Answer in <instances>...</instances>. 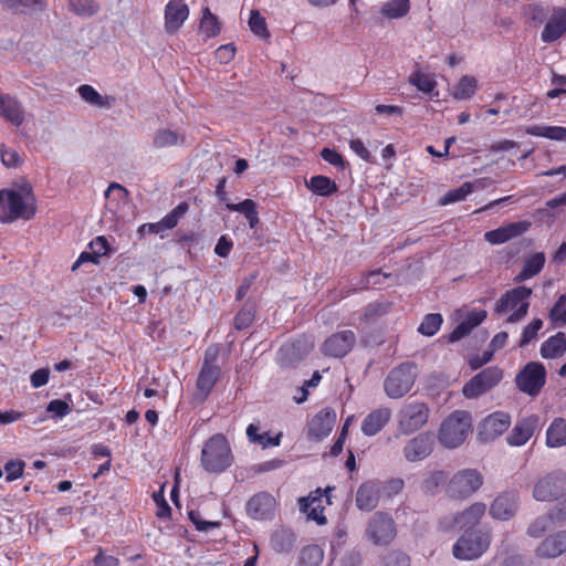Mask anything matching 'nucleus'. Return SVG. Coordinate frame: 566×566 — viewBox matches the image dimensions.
I'll return each mask as SVG.
<instances>
[{
	"label": "nucleus",
	"instance_id": "nucleus-30",
	"mask_svg": "<svg viewBox=\"0 0 566 566\" xmlns=\"http://www.w3.org/2000/svg\"><path fill=\"white\" fill-rule=\"evenodd\" d=\"M566 353V335L557 332L541 344L539 354L544 359H555Z\"/></svg>",
	"mask_w": 566,
	"mask_h": 566
},
{
	"label": "nucleus",
	"instance_id": "nucleus-22",
	"mask_svg": "<svg viewBox=\"0 0 566 566\" xmlns=\"http://www.w3.org/2000/svg\"><path fill=\"white\" fill-rule=\"evenodd\" d=\"M380 482L366 481L360 484L356 493V505L361 511H373L380 499Z\"/></svg>",
	"mask_w": 566,
	"mask_h": 566
},
{
	"label": "nucleus",
	"instance_id": "nucleus-20",
	"mask_svg": "<svg viewBox=\"0 0 566 566\" xmlns=\"http://www.w3.org/2000/svg\"><path fill=\"white\" fill-rule=\"evenodd\" d=\"M511 426V416L505 411H494L480 424L479 434L482 440L489 441L503 434Z\"/></svg>",
	"mask_w": 566,
	"mask_h": 566
},
{
	"label": "nucleus",
	"instance_id": "nucleus-14",
	"mask_svg": "<svg viewBox=\"0 0 566 566\" xmlns=\"http://www.w3.org/2000/svg\"><path fill=\"white\" fill-rule=\"evenodd\" d=\"M382 144H350L352 149L357 156L369 164L380 165L390 168L396 157V150L392 144H387L380 148Z\"/></svg>",
	"mask_w": 566,
	"mask_h": 566
},
{
	"label": "nucleus",
	"instance_id": "nucleus-48",
	"mask_svg": "<svg viewBox=\"0 0 566 566\" xmlns=\"http://www.w3.org/2000/svg\"><path fill=\"white\" fill-rule=\"evenodd\" d=\"M392 307V303L389 301L385 302H373L369 303L364 311V318L367 322H374L385 315H387Z\"/></svg>",
	"mask_w": 566,
	"mask_h": 566
},
{
	"label": "nucleus",
	"instance_id": "nucleus-18",
	"mask_svg": "<svg viewBox=\"0 0 566 566\" xmlns=\"http://www.w3.org/2000/svg\"><path fill=\"white\" fill-rule=\"evenodd\" d=\"M436 444V437L432 432H421L410 439L403 447V457L409 462H418L428 458Z\"/></svg>",
	"mask_w": 566,
	"mask_h": 566
},
{
	"label": "nucleus",
	"instance_id": "nucleus-64",
	"mask_svg": "<svg viewBox=\"0 0 566 566\" xmlns=\"http://www.w3.org/2000/svg\"><path fill=\"white\" fill-rule=\"evenodd\" d=\"M93 563L94 566H119V559L113 555H105V551L102 547L97 548Z\"/></svg>",
	"mask_w": 566,
	"mask_h": 566
},
{
	"label": "nucleus",
	"instance_id": "nucleus-29",
	"mask_svg": "<svg viewBox=\"0 0 566 566\" xmlns=\"http://www.w3.org/2000/svg\"><path fill=\"white\" fill-rule=\"evenodd\" d=\"M485 511L486 505L484 503L475 502L463 512L457 514L450 526H457L460 530L471 528L480 522L482 516L485 514Z\"/></svg>",
	"mask_w": 566,
	"mask_h": 566
},
{
	"label": "nucleus",
	"instance_id": "nucleus-58",
	"mask_svg": "<svg viewBox=\"0 0 566 566\" xmlns=\"http://www.w3.org/2000/svg\"><path fill=\"white\" fill-rule=\"evenodd\" d=\"M80 96L87 103L95 106H104V98L91 85H82L78 87Z\"/></svg>",
	"mask_w": 566,
	"mask_h": 566
},
{
	"label": "nucleus",
	"instance_id": "nucleus-15",
	"mask_svg": "<svg viewBox=\"0 0 566 566\" xmlns=\"http://www.w3.org/2000/svg\"><path fill=\"white\" fill-rule=\"evenodd\" d=\"M356 340L357 337L353 331L344 329L328 336L322 344L321 350L325 356L343 358L353 350Z\"/></svg>",
	"mask_w": 566,
	"mask_h": 566
},
{
	"label": "nucleus",
	"instance_id": "nucleus-26",
	"mask_svg": "<svg viewBox=\"0 0 566 566\" xmlns=\"http://www.w3.org/2000/svg\"><path fill=\"white\" fill-rule=\"evenodd\" d=\"M189 9L180 0L170 1L165 10V29L168 33H176L188 18Z\"/></svg>",
	"mask_w": 566,
	"mask_h": 566
},
{
	"label": "nucleus",
	"instance_id": "nucleus-9",
	"mask_svg": "<svg viewBox=\"0 0 566 566\" xmlns=\"http://www.w3.org/2000/svg\"><path fill=\"white\" fill-rule=\"evenodd\" d=\"M546 369L542 363L530 361L516 375V387L524 394L535 397L546 384Z\"/></svg>",
	"mask_w": 566,
	"mask_h": 566
},
{
	"label": "nucleus",
	"instance_id": "nucleus-45",
	"mask_svg": "<svg viewBox=\"0 0 566 566\" xmlns=\"http://www.w3.org/2000/svg\"><path fill=\"white\" fill-rule=\"evenodd\" d=\"M382 275L384 277H388V274H382L380 270H374L369 271L365 277H361L358 280L357 283H355V286L346 292H340L342 297H347L352 292L367 290L370 285L380 284L381 281L379 280V276Z\"/></svg>",
	"mask_w": 566,
	"mask_h": 566
},
{
	"label": "nucleus",
	"instance_id": "nucleus-32",
	"mask_svg": "<svg viewBox=\"0 0 566 566\" xmlns=\"http://www.w3.org/2000/svg\"><path fill=\"white\" fill-rule=\"evenodd\" d=\"M545 254L543 252H535L530 255L523 264L522 270L515 276L514 281L520 283L537 275L545 265Z\"/></svg>",
	"mask_w": 566,
	"mask_h": 566
},
{
	"label": "nucleus",
	"instance_id": "nucleus-25",
	"mask_svg": "<svg viewBox=\"0 0 566 566\" xmlns=\"http://www.w3.org/2000/svg\"><path fill=\"white\" fill-rule=\"evenodd\" d=\"M517 495L505 492L495 497L490 507V514L497 520L511 518L517 510Z\"/></svg>",
	"mask_w": 566,
	"mask_h": 566
},
{
	"label": "nucleus",
	"instance_id": "nucleus-55",
	"mask_svg": "<svg viewBox=\"0 0 566 566\" xmlns=\"http://www.w3.org/2000/svg\"><path fill=\"white\" fill-rule=\"evenodd\" d=\"M25 462L23 460H10L4 464L6 481L12 482L24 473Z\"/></svg>",
	"mask_w": 566,
	"mask_h": 566
},
{
	"label": "nucleus",
	"instance_id": "nucleus-24",
	"mask_svg": "<svg viewBox=\"0 0 566 566\" xmlns=\"http://www.w3.org/2000/svg\"><path fill=\"white\" fill-rule=\"evenodd\" d=\"M537 417L531 416L516 422L506 440L510 446L521 447L525 444L534 434L537 427Z\"/></svg>",
	"mask_w": 566,
	"mask_h": 566
},
{
	"label": "nucleus",
	"instance_id": "nucleus-34",
	"mask_svg": "<svg viewBox=\"0 0 566 566\" xmlns=\"http://www.w3.org/2000/svg\"><path fill=\"white\" fill-rule=\"evenodd\" d=\"M306 187L317 196L329 197L337 192L338 187L334 180L323 175H315L306 182Z\"/></svg>",
	"mask_w": 566,
	"mask_h": 566
},
{
	"label": "nucleus",
	"instance_id": "nucleus-17",
	"mask_svg": "<svg viewBox=\"0 0 566 566\" xmlns=\"http://www.w3.org/2000/svg\"><path fill=\"white\" fill-rule=\"evenodd\" d=\"M275 497L265 491L258 492L249 499L245 511L249 517L256 521L273 520L276 511Z\"/></svg>",
	"mask_w": 566,
	"mask_h": 566
},
{
	"label": "nucleus",
	"instance_id": "nucleus-46",
	"mask_svg": "<svg viewBox=\"0 0 566 566\" xmlns=\"http://www.w3.org/2000/svg\"><path fill=\"white\" fill-rule=\"evenodd\" d=\"M0 156L2 164L8 168H17L23 163L24 157L14 146L7 144H2Z\"/></svg>",
	"mask_w": 566,
	"mask_h": 566
},
{
	"label": "nucleus",
	"instance_id": "nucleus-51",
	"mask_svg": "<svg viewBox=\"0 0 566 566\" xmlns=\"http://www.w3.org/2000/svg\"><path fill=\"white\" fill-rule=\"evenodd\" d=\"M409 83L423 93H431L437 86V82L432 75L424 74L420 71L410 75Z\"/></svg>",
	"mask_w": 566,
	"mask_h": 566
},
{
	"label": "nucleus",
	"instance_id": "nucleus-16",
	"mask_svg": "<svg viewBox=\"0 0 566 566\" xmlns=\"http://www.w3.org/2000/svg\"><path fill=\"white\" fill-rule=\"evenodd\" d=\"M336 422V412L331 407H325L316 412L307 422L306 436L308 440L321 441L333 430Z\"/></svg>",
	"mask_w": 566,
	"mask_h": 566
},
{
	"label": "nucleus",
	"instance_id": "nucleus-63",
	"mask_svg": "<svg viewBox=\"0 0 566 566\" xmlns=\"http://www.w3.org/2000/svg\"><path fill=\"white\" fill-rule=\"evenodd\" d=\"M321 156L329 165H332L336 168H339V169H344L345 161H344L342 155L339 153H337L335 149L324 148L321 151Z\"/></svg>",
	"mask_w": 566,
	"mask_h": 566
},
{
	"label": "nucleus",
	"instance_id": "nucleus-10",
	"mask_svg": "<svg viewBox=\"0 0 566 566\" xmlns=\"http://www.w3.org/2000/svg\"><path fill=\"white\" fill-rule=\"evenodd\" d=\"M502 378L503 370L500 367H486L464 384L462 394L468 399H475L493 389Z\"/></svg>",
	"mask_w": 566,
	"mask_h": 566
},
{
	"label": "nucleus",
	"instance_id": "nucleus-53",
	"mask_svg": "<svg viewBox=\"0 0 566 566\" xmlns=\"http://www.w3.org/2000/svg\"><path fill=\"white\" fill-rule=\"evenodd\" d=\"M473 192V185L464 182L459 188L448 191L440 200V203L446 206L449 203L458 202L465 199L467 196Z\"/></svg>",
	"mask_w": 566,
	"mask_h": 566
},
{
	"label": "nucleus",
	"instance_id": "nucleus-44",
	"mask_svg": "<svg viewBox=\"0 0 566 566\" xmlns=\"http://www.w3.org/2000/svg\"><path fill=\"white\" fill-rule=\"evenodd\" d=\"M189 210V203L186 201H182L178 203L169 213H167L161 220L160 224L165 230H171L174 229L180 218H182Z\"/></svg>",
	"mask_w": 566,
	"mask_h": 566
},
{
	"label": "nucleus",
	"instance_id": "nucleus-35",
	"mask_svg": "<svg viewBox=\"0 0 566 566\" xmlns=\"http://www.w3.org/2000/svg\"><path fill=\"white\" fill-rule=\"evenodd\" d=\"M226 207L230 211L242 213L248 220L251 229L255 228L260 222L256 203L252 199H244L239 203L228 202Z\"/></svg>",
	"mask_w": 566,
	"mask_h": 566
},
{
	"label": "nucleus",
	"instance_id": "nucleus-36",
	"mask_svg": "<svg viewBox=\"0 0 566 566\" xmlns=\"http://www.w3.org/2000/svg\"><path fill=\"white\" fill-rule=\"evenodd\" d=\"M525 132L533 137H543L552 140L566 139V128L559 126L532 125L526 127Z\"/></svg>",
	"mask_w": 566,
	"mask_h": 566
},
{
	"label": "nucleus",
	"instance_id": "nucleus-33",
	"mask_svg": "<svg viewBox=\"0 0 566 566\" xmlns=\"http://www.w3.org/2000/svg\"><path fill=\"white\" fill-rule=\"evenodd\" d=\"M546 444L549 448H559L566 446V420L555 418L546 430Z\"/></svg>",
	"mask_w": 566,
	"mask_h": 566
},
{
	"label": "nucleus",
	"instance_id": "nucleus-59",
	"mask_svg": "<svg viewBox=\"0 0 566 566\" xmlns=\"http://www.w3.org/2000/svg\"><path fill=\"white\" fill-rule=\"evenodd\" d=\"M70 6L80 15H93L98 11V4L92 0H77L71 2Z\"/></svg>",
	"mask_w": 566,
	"mask_h": 566
},
{
	"label": "nucleus",
	"instance_id": "nucleus-54",
	"mask_svg": "<svg viewBox=\"0 0 566 566\" xmlns=\"http://www.w3.org/2000/svg\"><path fill=\"white\" fill-rule=\"evenodd\" d=\"M542 327L543 321L541 318H534L530 324H527L522 332L521 339L517 344L518 347L523 348L536 339Z\"/></svg>",
	"mask_w": 566,
	"mask_h": 566
},
{
	"label": "nucleus",
	"instance_id": "nucleus-27",
	"mask_svg": "<svg viewBox=\"0 0 566 566\" xmlns=\"http://www.w3.org/2000/svg\"><path fill=\"white\" fill-rule=\"evenodd\" d=\"M564 552H566V531L549 535L536 548V555L541 558H555Z\"/></svg>",
	"mask_w": 566,
	"mask_h": 566
},
{
	"label": "nucleus",
	"instance_id": "nucleus-2",
	"mask_svg": "<svg viewBox=\"0 0 566 566\" xmlns=\"http://www.w3.org/2000/svg\"><path fill=\"white\" fill-rule=\"evenodd\" d=\"M532 289L520 285L506 291L495 303L494 311L497 314H503L513 311L507 318L506 323L514 324L522 321L528 312V298L532 295Z\"/></svg>",
	"mask_w": 566,
	"mask_h": 566
},
{
	"label": "nucleus",
	"instance_id": "nucleus-21",
	"mask_svg": "<svg viewBox=\"0 0 566 566\" xmlns=\"http://www.w3.org/2000/svg\"><path fill=\"white\" fill-rule=\"evenodd\" d=\"M0 117L14 126H20L25 119V109L15 96L0 93Z\"/></svg>",
	"mask_w": 566,
	"mask_h": 566
},
{
	"label": "nucleus",
	"instance_id": "nucleus-39",
	"mask_svg": "<svg viewBox=\"0 0 566 566\" xmlns=\"http://www.w3.org/2000/svg\"><path fill=\"white\" fill-rule=\"evenodd\" d=\"M476 80L473 76L464 75L460 78L458 84L454 86L452 95L457 99H469L471 98L476 90Z\"/></svg>",
	"mask_w": 566,
	"mask_h": 566
},
{
	"label": "nucleus",
	"instance_id": "nucleus-47",
	"mask_svg": "<svg viewBox=\"0 0 566 566\" xmlns=\"http://www.w3.org/2000/svg\"><path fill=\"white\" fill-rule=\"evenodd\" d=\"M408 11L409 0H387L381 8L382 14L391 19L401 18Z\"/></svg>",
	"mask_w": 566,
	"mask_h": 566
},
{
	"label": "nucleus",
	"instance_id": "nucleus-41",
	"mask_svg": "<svg viewBox=\"0 0 566 566\" xmlns=\"http://www.w3.org/2000/svg\"><path fill=\"white\" fill-rule=\"evenodd\" d=\"M548 318L553 326L566 325V293L560 294L548 312Z\"/></svg>",
	"mask_w": 566,
	"mask_h": 566
},
{
	"label": "nucleus",
	"instance_id": "nucleus-62",
	"mask_svg": "<svg viewBox=\"0 0 566 566\" xmlns=\"http://www.w3.org/2000/svg\"><path fill=\"white\" fill-rule=\"evenodd\" d=\"M384 566H410V558L401 552H390L386 555Z\"/></svg>",
	"mask_w": 566,
	"mask_h": 566
},
{
	"label": "nucleus",
	"instance_id": "nucleus-37",
	"mask_svg": "<svg viewBox=\"0 0 566 566\" xmlns=\"http://www.w3.org/2000/svg\"><path fill=\"white\" fill-rule=\"evenodd\" d=\"M247 436L251 442L260 444L262 448L279 447L282 438V433H277L273 437L270 436L269 432L259 433V426L254 423L248 426Z\"/></svg>",
	"mask_w": 566,
	"mask_h": 566
},
{
	"label": "nucleus",
	"instance_id": "nucleus-23",
	"mask_svg": "<svg viewBox=\"0 0 566 566\" xmlns=\"http://www.w3.org/2000/svg\"><path fill=\"white\" fill-rule=\"evenodd\" d=\"M221 368L218 365L202 364L197 378V390L201 400H206L220 379Z\"/></svg>",
	"mask_w": 566,
	"mask_h": 566
},
{
	"label": "nucleus",
	"instance_id": "nucleus-43",
	"mask_svg": "<svg viewBox=\"0 0 566 566\" xmlns=\"http://www.w3.org/2000/svg\"><path fill=\"white\" fill-rule=\"evenodd\" d=\"M200 32L205 34L206 38H212L219 34L220 25L216 15H213L209 8H205L202 10V17L199 24Z\"/></svg>",
	"mask_w": 566,
	"mask_h": 566
},
{
	"label": "nucleus",
	"instance_id": "nucleus-13",
	"mask_svg": "<svg viewBox=\"0 0 566 566\" xmlns=\"http://www.w3.org/2000/svg\"><path fill=\"white\" fill-rule=\"evenodd\" d=\"M366 535L375 545H388L396 536L392 517L387 513H375L369 520Z\"/></svg>",
	"mask_w": 566,
	"mask_h": 566
},
{
	"label": "nucleus",
	"instance_id": "nucleus-1",
	"mask_svg": "<svg viewBox=\"0 0 566 566\" xmlns=\"http://www.w3.org/2000/svg\"><path fill=\"white\" fill-rule=\"evenodd\" d=\"M232 451L228 439L222 433L211 436L203 444L200 463L209 473H222L231 467Z\"/></svg>",
	"mask_w": 566,
	"mask_h": 566
},
{
	"label": "nucleus",
	"instance_id": "nucleus-40",
	"mask_svg": "<svg viewBox=\"0 0 566 566\" xmlns=\"http://www.w3.org/2000/svg\"><path fill=\"white\" fill-rule=\"evenodd\" d=\"M447 474L442 470L431 472L422 482L421 489L423 493L434 495L438 493L440 486L447 484Z\"/></svg>",
	"mask_w": 566,
	"mask_h": 566
},
{
	"label": "nucleus",
	"instance_id": "nucleus-31",
	"mask_svg": "<svg viewBox=\"0 0 566 566\" xmlns=\"http://www.w3.org/2000/svg\"><path fill=\"white\" fill-rule=\"evenodd\" d=\"M566 31V9L555 10L553 17L548 20L542 32L544 42L557 40Z\"/></svg>",
	"mask_w": 566,
	"mask_h": 566
},
{
	"label": "nucleus",
	"instance_id": "nucleus-38",
	"mask_svg": "<svg viewBox=\"0 0 566 566\" xmlns=\"http://www.w3.org/2000/svg\"><path fill=\"white\" fill-rule=\"evenodd\" d=\"M256 306L250 300L244 303L241 310L234 317V327L238 331H243L252 325L255 318Z\"/></svg>",
	"mask_w": 566,
	"mask_h": 566
},
{
	"label": "nucleus",
	"instance_id": "nucleus-28",
	"mask_svg": "<svg viewBox=\"0 0 566 566\" xmlns=\"http://www.w3.org/2000/svg\"><path fill=\"white\" fill-rule=\"evenodd\" d=\"M391 411L387 407H380L369 412L361 422V431L365 436L373 437L380 432L389 422Z\"/></svg>",
	"mask_w": 566,
	"mask_h": 566
},
{
	"label": "nucleus",
	"instance_id": "nucleus-60",
	"mask_svg": "<svg viewBox=\"0 0 566 566\" xmlns=\"http://www.w3.org/2000/svg\"><path fill=\"white\" fill-rule=\"evenodd\" d=\"M46 411L57 418H63L71 412V407L62 399H53L48 403Z\"/></svg>",
	"mask_w": 566,
	"mask_h": 566
},
{
	"label": "nucleus",
	"instance_id": "nucleus-56",
	"mask_svg": "<svg viewBox=\"0 0 566 566\" xmlns=\"http://www.w3.org/2000/svg\"><path fill=\"white\" fill-rule=\"evenodd\" d=\"M188 517L199 532H207L210 528H218L221 525L219 521L212 522L202 520L200 512L195 510L188 512Z\"/></svg>",
	"mask_w": 566,
	"mask_h": 566
},
{
	"label": "nucleus",
	"instance_id": "nucleus-11",
	"mask_svg": "<svg viewBox=\"0 0 566 566\" xmlns=\"http://www.w3.org/2000/svg\"><path fill=\"white\" fill-rule=\"evenodd\" d=\"M429 419V408L424 402L405 403L398 413V428L403 434H411L421 429Z\"/></svg>",
	"mask_w": 566,
	"mask_h": 566
},
{
	"label": "nucleus",
	"instance_id": "nucleus-8",
	"mask_svg": "<svg viewBox=\"0 0 566 566\" xmlns=\"http://www.w3.org/2000/svg\"><path fill=\"white\" fill-rule=\"evenodd\" d=\"M566 492V474L554 471L539 478L533 486V497L539 502L558 500Z\"/></svg>",
	"mask_w": 566,
	"mask_h": 566
},
{
	"label": "nucleus",
	"instance_id": "nucleus-12",
	"mask_svg": "<svg viewBox=\"0 0 566 566\" xmlns=\"http://www.w3.org/2000/svg\"><path fill=\"white\" fill-rule=\"evenodd\" d=\"M333 490L334 488H326L324 491L316 489L314 492L310 493L307 497H301L298 500L300 509L306 514L308 520L315 521L318 525L326 524L327 520L324 515V510L325 505L332 503L329 493Z\"/></svg>",
	"mask_w": 566,
	"mask_h": 566
},
{
	"label": "nucleus",
	"instance_id": "nucleus-4",
	"mask_svg": "<svg viewBox=\"0 0 566 566\" xmlns=\"http://www.w3.org/2000/svg\"><path fill=\"white\" fill-rule=\"evenodd\" d=\"M471 428V416L468 411H453L439 430V441L446 448H457L462 444Z\"/></svg>",
	"mask_w": 566,
	"mask_h": 566
},
{
	"label": "nucleus",
	"instance_id": "nucleus-3",
	"mask_svg": "<svg viewBox=\"0 0 566 566\" xmlns=\"http://www.w3.org/2000/svg\"><path fill=\"white\" fill-rule=\"evenodd\" d=\"M35 208L20 192L12 189L0 190V221L11 223L18 219L30 220Z\"/></svg>",
	"mask_w": 566,
	"mask_h": 566
},
{
	"label": "nucleus",
	"instance_id": "nucleus-57",
	"mask_svg": "<svg viewBox=\"0 0 566 566\" xmlns=\"http://www.w3.org/2000/svg\"><path fill=\"white\" fill-rule=\"evenodd\" d=\"M553 524L548 515L537 517L527 528V534L532 537H541Z\"/></svg>",
	"mask_w": 566,
	"mask_h": 566
},
{
	"label": "nucleus",
	"instance_id": "nucleus-7",
	"mask_svg": "<svg viewBox=\"0 0 566 566\" xmlns=\"http://www.w3.org/2000/svg\"><path fill=\"white\" fill-rule=\"evenodd\" d=\"M491 544V534L482 531H467L453 545L458 559L471 560L485 553Z\"/></svg>",
	"mask_w": 566,
	"mask_h": 566
},
{
	"label": "nucleus",
	"instance_id": "nucleus-49",
	"mask_svg": "<svg viewBox=\"0 0 566 566\" xmlns=\"http://www.w3.org/2000/svg\"><path fill=\"white\" fill-rule=\"evenodd\" d=\"M443 322L439 313L427 314L418 327V332L424 336H433L438 333Z\"/></svg>",
	"mask_w": 566,
	"mask_h": 566
},
{
	"label": "nucleus",
	"instance_id": "nucleus-5",
	"mask_svg": "<svg viewBox=\"0 0 566 566\" xmlns=\"http://www.w3.org/2000/svg\"><path fill=\"white\" fill-rule=\"evenodd\" d=\"M417 378V365L412 361L401 363L387 375L384 389L391 399H398L407 395Z\"/></svg>",
	"mask_w": 566,
	"mask_h": 566
},
{
	"label": "nucleus",
	"instance_id": "nucleus-19",
	"mask_svg": "<svg viewBox=\"0 0 566 566\" xmlns=\"http://www.w3.org/2000/svg\"><path fill=\"white\" fill-rule=\"evenodd\" d=\"M531 226L532 223L528 220L505 223L494 230L486 231L484 240L494 245L503 244L527 232Z\"/></svg>",
	"mask_w": 566,
	"mask_h": 566
},
{
	"label": "nucleus",
	"instance_id": "nucleus-52",
	"mask_svg": "<svg viewBox=\"0 0 566 566\" xmlns=\"http://www.w3.org/2000/svg\"><path fill=\"white\" fill-rule=\"evenodd\" d=\"M248 24L250 30L262 39H268L270 36L266 21L260 14L259 10H251L250 18L248 20Z\"/></svg>",
	"mask_w": 566,
	"mask_h": 566
},
{
	"label": "nucleus",
	"instance_id": "nucleus-61",
	"mask_svg": "<svg viewBox=\"0 0 566 566\" xmlns=\"http://www.w3.org/2000/svg\"><path fill=\"white\" fill-rule=\"evenodd\" d=\"M90 250H92L99 259L101 256L107 255L111 253V248L107 239L104 235H98L93 239L88 244Z\"/></svg>",
	"mask_w": 566,
	"mask_h": 566
},
{
	"label": "nucleus",
	"instance_id": "nucleus-6",
	"mask_svg": "<svg viewBox=\"0 0 566 566\" xmlns=\"http://www.w3.org/2000/svg\"><path fill=\"white\" fill-rule=\"evenodd\" d=\"M483 484V475L476 469L455 472L446 484L448 496L464 500L474 494Z\"/></svg>",
	"mask_w": 566,
	"mask_h": 566
},
{
	"label": "nucleus",
	"instance_id": "nucleus-42",
	"mask_svg": "<svg viewBox=\"0 0 566 566\" xmlns=\"http://www.w3.org/2000/svg\"><path fill=\"white\" fill-rule=\"evenodd\" d=\"M294 534L289 531H277L271 536V546L277 553H287L294 544Z\"/></svg>",
	"mask_w": 566,
	"mask_h": 566
},
{
	"label": "nucleus",
	"instance_id": "nucleus-50",
	"mask_svg": "<svg viewBox=\"0 0 566 566\" xmlns=\"http://www.w3.org/2000/svg\"><path fill=\"white\" fill-rule=\"evenodd\" d=\"M324 557L323 549L316 545H307L305 546L300 555V562L305 566H317Z\"/></svg>",
	"mask_w": 566,
	"mask_h": 566
}]
</instances>
